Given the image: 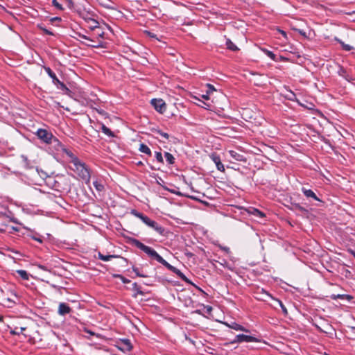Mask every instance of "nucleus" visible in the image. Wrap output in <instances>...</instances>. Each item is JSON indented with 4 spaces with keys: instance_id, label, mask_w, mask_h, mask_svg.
Instances as JSON below:
<instances>
[{
    "instance_id": "nucleus-1",
    "label": "nucleus",
    "mask_w": 355,
    "mask_h": 355,
    "mask_svg": "<svg viewBox=\"0 0 355 355\" xmlns=\"http://www.w3.org/2000/svg\"><path fill=\"white\" fill-rule=\"evenodd\" d=\"M69 168L74 171L78 176L86 184L90 182V170L86 164L80 159H76L75 163L69 166Z\"/></svg>"
},
{
    "instance_id": "nucleus-2",
    "label": "nucleus",
    "mask_w": 355,
    "mask_h": 355,
    "mask_svg": "<svg viewBox=\"0 0 355 355\" xmlns=\"http://www.w3.org/2000/svg\"><path fill=\"white\" fill-rule=\"evenodd\" d=\"M130 243L144 252L151 259L156 260L159 263L162 264L165 262V259H164L162 257H161L153 248L144 245L139 240L134 238L130 239Z\"/></svg>"
},
{
    "instance_id": "nucleus-3",
    "label": "nucleus",
    "mask_w": 355,
    "mask_h": 355,
    "mask_svg": "<svg viewBox=\"0 0 355 355\" xmlns=\"http://www.w3.org/2000/svg\"><path fill=\"white\" fill-rule=\"evenodd\" d=\"M45 71L52 79L53 83L56 86L58 89H60L64 92L65 94L69 95L71 90L66 86V85L61 82L56 76L55 73L49 67H44Z\"/></svg>"
},
{
    "instance_id": "nucleus-4",
    "label": "nucleus",
    "mask_w": 355,
    "mask_h": 355,
    "mask_svg": "<svg viewBox=\"0 0 355 355\" xmlns=\"http://www.w3.org/2000/svg\"><path fill=\"white\" fill-rule=\"evenodd\" d=\"M35 135L44 143L51 144L53 142L59 143L58 139L53 134L46 129L39 128L35 132Z\"/></svg>"
},
{
    "instance_id": "nucleus-5",
    "label": "nucleus",
    "mask_w": 355,
    "mask_h": 355,
    "mask_svg": "<svg viewBox=\"0 0 355 355\" xmlns=\"http://www.w3.org/2000/svg\"><path fill=\"white\" fill-rule=\"evenodd\" d=\"M259 339L256 337L244 335V334H239L236 336L235 338L230 341V343H225V345H228L229 344H234V343H252V342H259Z\"/></svg>"
},
{
    "instance_id": "nucleus-6",
    "label": "nucleus",
    "mask_w": 355,
    "mask_h": 355,
    "mask_svg": "<svg viewBox=\"0 0 355 355\" xmlns=\"http://www.w3.org/2000/svg\"><path fill=\"white\" fill-rule=\"evenodd\" d=\"M162 265L164 266L167 269H168L171 272L176 274L181 279H182L186 283L193 284L192 282L179 269L168 263L166 260L165 262L162 263Z\"/></svg>"
},
{
    "instance_id": "nucleus-7",
    "label": "nucleus",
    "mask_w": 355,
    "mask_h": 355,
    "mask_svg": "<svg viewBox=\"0 0 355 355\" xmlns=\"http://www.w3.org/2000/svg\"><path fill=\"white\" fill-rule=\"evenodd\" d=\"M116 343L117 348L123 352H130L133 349V346L130 340L128 338L120 339Z\"/></svg>"
},
{
    "instance_id": "nucleus-8",
    "label": "nucleus",
    "mask_w": 355,
    "mask_h": 355,
    "mask_svg": "<svg viewBox=\"0 0 355 355\" xmlns=\"http://www.w3.org/2000/svg\"><path fill=\"white\" fill-rule=\"evenodd\" d=\"M150 103L155 110L158 112L162 114L166 111V105L162 98H153L151 100Z\"/></svg>"
},
{
    "instance_id": "nucleus-9",
    "label": "nucleus",
    "mask_w": 355,
    "mask_h": 355,
    "mask_svg": "<svg viewBox=\"0 0 355 355\" xmlns=\"http://www.w3.org/2000/svg\"><path fill=\"white\" fill-rule=\"evenodd\" d=\"M130 214L135 217L139 218L144 224H146L147 226H149V225L152 223L153 220H151L149 217L144 215V214L139 212L136 209H132L130 211Z\"/></svg>"
},
{
    "instance_id": "nucleus-10",
    "label": "nucleus",
    "mask_w": 355,
    "mask_h": 355,
    "mask_svg": "<svg viewBox=\"0 0 355 355\" xmlns=\"http://www.w3.org/2000/svg\"><path fill=\"white\" fill-rule=\"evenodd\" d=\"M130 214L135 217L139 218L144 224H146L147 226H149V225L152 223L153 220H151L149 217L144 215V214L139 212L136 209H132L130 211Z\"/></svg>"
},
{
    "instance_id": "nucleus-11",
    "label": "nucleus",
    "mask_w": 355,
    "mask_h": 355,
    "mask_svg": "<svg viewBox=\"0 0 355 355\" xmlns=\"http://www.w3.org/2000/svg\"><path fill=\"white\" fill-rule=\"evenodd\" d=\"M71 311V308L64 302H60L58 306V313L60 315L64 316Z\"/></svg>"
},
{
    "instance_id": "nucleus-12",
    "label": "nucleus",
    "mask_w": 355,
    "mask_h": 355,
    "mask_svg": "<svg viewBox=\"0 0 355 355\" xmlns=\"http://www.w3.org/2000/svg\"><path fill=\"white\" fill-rule=\"evenodd\" d=\"M149 227L153 229L156 232H157L161 236L165 235V229L162 225H160L155 220H153L152 223L149 225Z\"/></svg>"
},
{
    "instance_id": "nucleus-13",
    "label": "nucleus",
    "mask_w": 355,
    "mask_h": 355,
    "mask_svg": "<svg viewBox=\"0 0 355 355\" xmlns=\"http://www.w3.org/2000/svg\"><path fill=\"white\" fill-rule=\"evenodd\" d=\"M211 158L212 161L215 163L216 168L218 171L223 172L225 171V167L224 165L222 164L220 161V157L219 155L216 154H212L211 155Z\"/></svg>"
},
{
    "instance_id": "nucleus-14",
    "label": "nucleus",
    "mask_w": 355,
    "mask_h": 355,
    "mask_svg": "<svg viewBox=\"0 0 355 355\" xmlns=\"http://www.w3.org/2000/svg\"><path fill=\"white\" fill-rule=\"evenodd\" d=\"M261 293H264L265 295L270 297L272 300H275V301H277L278 302V304H279L280 307L282 308V310L284 314V315L288 314L287 309L281 300L273 297L270 293H268L267 291H266L263 288L261 289Z\"/></svg>"
},
{
    "instance_id": "nucleus-15",
    "label": "nucleus",
    "mask_w": 355,
    "mask_h": 355,
    "mask_svg": "<svg viewBox=\"0 0 355 355\" xmlns=\"http://www.w3.org/2000/svg\"><path fill=\"white\" fill-rule=\"evenodd\" d=\"M302 191L306 198H312L315 200L320 201V200L317 197L315 193L311 189H307L303 187L302 188Z\"/></svg>"
},
{
    "instance_id": "nucleus-16",
    "label": "nucleus",
    "mask_w": 355,
    "mask_h": 355,
    "mask_svg": "<svg viewBox=\"0 0 355 355\" xmlns=\"http://www.w3.org/2000/svg\"><path fill=\"white\" fill-rule=\"evenodd\" d=\"M227 325L232 329L236 330V331H242L244 332H249V329L245 328L243 326L236 323V322H232L231 324H227Z\"/></svg>"
},
{
    "instance_id": "nucleus-17",
    "label": "nucleus",
    "mask_w": 355,
    "mask_h": 355,
    "mask_svg": "<svg viewBox=\"0 0 355 355\" xmlns=\"http://www.w3.org/2000/svg\"><path fill=\"white\" fill-rule=\"evenodd\" d=\"M338 74L340 76H342L343 78H344L345 80H347V81L350 82L352 80H354V78H352V76H350L348 73L347 72L346 69H344L343 67H340L338 71Z\"/></svg>"
},
{
    "instance_id": "nucleus-18",
    "label": "nucleus",
    "mask_w": 355,
    "mask_h": 355,
    "mask_svg": "<svg viewBox=\"0 0 355 355\" xmlns=\"http://www.w3.org/2000/svg\"><path fill=\"white\" fill-rule=\"evenodd\" d=\"M132 290L135 291V293L132 295L133 297H137L138 295H144V293L141 291V286H139L136 282L132 284Z\"/></svg>"
},
{
    "instance_id": "nucleus-19",
    "label": "nucleus",
    "mask_w": 355,
    "mask_h": 355,
    "mask_svg": "<svg viewBox=\"0 0 355 355\" xmlns=\"http://www.w3.org/2000/svg\"><path fill=\"white\" fill-rule=\"evenodd\" d=\"M225 45L227 46V49L232 51H239V48L236 44H234L232 40L229 38H225Z\"/></svg>"
},
{
    "instance_id": "nucleus-20",
    "label": "nucleus",
    "mask_w": 355,
    "mask_h": 355,
    "mask_svg": "<svg viewBox=\"0 0 355 355\" xmlns=\"http://www.w3.org/2000/svg\"><path fill=\"white\" fill-rule=\"evenodd\" d=\"M63 152L70 158V163L71 164H73L75 163L76 159H80L71 150L68 149L64 148Z\"/></svg>"
},
{
    "instance_id": "nucleus-21",
    "label": "nucleus",
    "mask_w": 355,
    "mask_h": 355,
    "mask_svg": "<svg viewBox=\"0 0 355 355\" xmlns=\"http://www.w3.org/2000/svg\"><path fill=\"white\" fill-rule=\"evenodd\" d=\"M101 131L103 133H104L109 137H115L114 133L104 124L101 125Z\"/></svg>"
},
{
    "instance_id": "nucleus-22",
    "label": "nucleus",
    "mask_w": 355,
    "mask_h": 355,
    "mask_svg": "<svg viewBox=\"0 0 355 355\" xmlns=\"http://www.w3.org/2000/svg\"><path fill=\"white\" fill-rule=\"evenodd\" d=\"M139 151L141 152V153H144L149 156H151L152 155V153H151V150L149 148V147L144 144H140V146H139Z\"/></svg>"
},
{
    "instance_id": "nucleus-23",
    "label": "nucleus",
    "mask_w": 355,
    "mask_h": 355,
    "mask_svg": "<svg viewBox=\"0 0 355 355\" xmlns=\"http://www.w3.org/2000/svg\"><path fill=\"white\" fill-rule=\"evenodd\" d=\"M164 157L166 158V162L168 164L172 165V164H175V159L172 154H171L170 153H168V152H165Z\"/></svg>"
},
{
    "instance_id": "nucleus-24",
    "label": "nucleus",
    "mask_w": 355,
    "mask_h": 355,
    "mask_svg": "<svg viewBox=\"0 0 355 355\" xmlns=\"http://www.w3.org/2000/svg\"><path fill=\"white\" fill-rule=\"evenodd\" d=\"M335 40L337 42H338L341 45L343 49L346 51H349L353 49L352 46H350L349 44H345L341 40L338 39V37H335Z\"/></svg>"
},
{
    "instance_id": "nucleus-25",
    "label": "nucleus",
    "mask_w": 355,
    "mask_h": 355,
    "mask_svg": "<svg viewBox=\"0 0 355 355\" xmlns=\"http://www.w3.org/2000/svg\"><path fill=\"white\" fill-rule=\"evenodd\" d=\"M116 257L115 255H104L101 252L98 253V258L104 261H109L112 259Z\"/></svg>"
},
{
    "instance_id": "nucleus-26",
    "label": "nucleus",
    "mask_w": 355,
    "mask_h": 355,
    "mask_svg": "<svg viewBox=\"0 0 355 355\" xmlns=\"http://www.w3.org/2000/svg\"><path fill=\"white\" fill-rule=\"evenodd\" d=\"M17 272L22 279L28 280L29 279V275L26 270H18Z\"/></svg>"
},
{
    "instance_id": "nucleus-27",
    "label": "nucleus",
    "mask_w": 355,
    "mask_h": 355,
    "mask_svg": "<svg viewBox=\"0 0 355 355\" xmlns=\"http://www.w3.org/2000/svg\"><path fill=\"white\" fill-rule=\"evenodd\" d=\"M262 51L267 56H268L271 60H272L274 61H276V55L273 52H272V51H269V50H268L266 49H262Z\"/></svg>"
},
{
    "instance_id": "nucleus-28",
    "label": "nucleus",
    "mask_w": 355,
    "mask_h": 355,
    "mask_svg": "<svg viewBox=\"0 0 355 355\" xmlns=\"http://www.w3.org/2000/svg\"><path fill=\"white\" fill-rule=\"evenodd\" d=\"M93 185L98 191H102L104 190L103 184L98 182V180L94 181Z\"/></svg>"
},
{
    "instance_id": "nucleus-29",
    "label": "nucleus",
    "mask_w": 355,
    "mask_h": 355,
    "mask_svg": "<svg viewBox=\"0 0 355 355\" xmlns=\"http://www.w3.org/2000/svg\"><path fill=\"white\" fill-rule=\"evenodd\" d=\"M287 99L291 101H297L296 94L291 90H288V94L286 95Z\"/></svg>"
},
{
    "instance_id": "nucleus-30",
    "label": "nucleus",
    "mask_w": 355,
    "mask_h": 355,
    "mask_svg": "<svg viewBox=\"0 0 355 355\" xmlns=\"http://www.w3.org/2000/svg\"><path fill=\"white\" fill-rule=\"evenodd\" d=\"M230 154L231 157L234 158L237 161H241L243 156L234 150H230Z\"/></svg>"
},
{
    "instance_id": "nucleus-31",
    "label": "nucleus",
    "mask_w": 355,
    "mask_h": 355,
    "mask_svg": "<svg viewBox=\"0 0 355 355\" xmlns=\"http://www.w3.org/2000/svg\"><path fill=\"white\" fill-rule=\"evenodd\" d=\"M154 132L160 135L161 137L165 138L166 139H169V135L166 132H164L163 131H162L161 130H159V129H156L154 130Z\"/></svg>"
},
{
    "instance_id": "nucleus-32",
    "label": "nucleus",
    "mask_w": 355,
    "mask_h": 355,
    "mask_svg": "<svg viewBox=\"0 0 355 355\" xmlns=\"http://www.w3.org/2000/svg\"><path fill=\"white\" fill-rule=\"evenodd\" d=\"M21 159H22L23 164L26 168H31L30 161L28 160V157L26 155H21Z\"/></svg>"
},
{
    "instance_id": "nucleus-33",
    "label": "nucleus",
    "mask_w": 355,
    "mask_h": 355,
    "mask_svg": "<svg viewBox=\"0 0 355 355\" xmlns=\"http://www.w3.org/2000/svg\"><path fill=\"white\" fill-rule=\"evenodd\" d=\"M251 213L254 216L259 217V218H263L265 216V214L262 211H259L257 209H253Z\"/></svg>"
},
{
    "instance_id": "nucleus-34",
    "label": "nucleus",
    "mask_w": 355,
    "mask_h": 355,
    "mask_svg": "<svg viewBox=\"0 0 355 355\" xmlns=\"http://www.w3.org/2000/svg\"><path fill=\"white\" fill-rule=\"evenodd\" d=\"M155 157L158 162L164 164V159L161 152L156 151L155 153Z\"/></svg>"
},
{
    "instance_id": "nucleus-35",
    "label": "nucleus",
    "mask_w": 355,
    "mask_h": 355,
    "mask_svg": "<svg viewBox=\"0 0 355 355\" xmlns=\"http://www.w3.org/2000/svg\"><path fill=\"white\" fill-rule=\"evenodd\" d=\"M52 5L59 10H64L62 6L57 0H52Z\"/></svg>"
},
{
    "instance_id": "nucleus-36",
    "label": "nucleus",
    "mask_w": 355,
    "mask_h": 355,
    "mask_svg": "<svg viewBox=\"0 0 355 355\" xmlns=\"http://www.w3.org/2000/svg\"><path fill=\"white\" fill-rule=\"evenodd\" d=\"M132 270L135 272L136 275L137 277H148L147 275H144V274H142L139 272V270L137 267H135L133 266L132 267Z\"/></svg>"
},
{
    "instance_id": "nucleus-37",
    "label": "nucleus",
    "mask_w": 355,
    "mask_h": 355,
    "mask_svg": "<svg viewBox=\"0 0 355 355\" xmlns=\"http://www.w3.org/2000/svg\"><path fill=\"white\" fill-rule=\"evenodd\" d=\"M114 277H119L120 278V279L121 280V282L123 283V284H128L130 282V280L125 278V277H123V275H115Z\"/></svg>"
},
{
    "instance_id": "nucleus-38",
    "label": "nucleus",
    "mask_w": 355,
    "mask_h": 355,
    "mask_svg": "<svg viewBox=\"0 0 355 355\" xmlns=\"http://www.w3.org/2000/svg\"><path fill=\"white\" fill-rule=\"evenodd\" d=\"M206 87H207V94H210L214 91H216V89L214 87V85H212L211 84H207Z\"/></svg>"
},
{
    "instance_id": "nucleus-39",
    "label": "nucleus",
    "mask_w": 355,
    "mask_h": 355,
    "mask_svg": "<svg viewBox=\"0 0 355 355\" xmlns=\"http://www.w3.org/2000/svg\"><path fill=\"white\" fill-rule=\"evenodd\" d=\"M331 298L332 300H337V299L343 300V294H338V295L333 294V295H331Z\"/></svg>"
},
{
    "instance_id": "nucleus-40",
    "label": "nucleus",
    "mask_w": 355,
    "mask_h": 355,
    "mask_svg": "<svg viewBox=\"0 0 355 355\" xmlns=\"http://www.w3.org/2000/svg\"><path fill=\"white\" fill-rule=\"evenodd\" d=\"M220 264L225 268L232 270V268L229 266V263L225 260H223V262H220Z\"/></svg>"
},
{
    "instance_id": "nucleus-41",
    "label": "nucleus",
    "mask_w": 355,
    "mask_h": 355,
    "mask_svg": "<svg viewBox=\"0 0 355 355\" xmlns=\"http://www.w3.org/2000/svg\"><path fill=\"white\" fill-rule=\"evenodd\" d=\"M10 333L12 335H19L20 334V332H19V331H18L17 327H15L14 329L10 330Z\"/></svg>"
},
{
    "instance_id": "nucleus-42",
    "label": "nucleus",
    "mask_w": 355,
    "mask_h": 355,
    "mask_svg": "<svg viewBox=\"0 0 355 355\" xmlns=\"http://www.w3.org/2000/svg\"><path fill=\"white\" fill-rule=\"evenodd\" d=\"M87 46H92V47H94V48H99V47H103V46L102 42H100L97 44H87Z\"/></svg>"
},
{
    "instance_id": "nucleus-43",
    "label": "nucleus",
    "mask_w": 355,
    "mask_h": 355,
    "mask_svg": "<svg viewBox=\"0 0 355 355\" xmlns=\"http://www.w3.org/2000/svg\"><path fill=\"white\" fill-rule=\"evenodd\" d=\"M195 98H196V99H197V100H198L199 101H200V102L202 103V104H199V105H198L199 106H200V107H206V106H207V107H209V105L207 104V103H205L204 101H200L199 98H196V97H195Z\"/></svg>"
},
{
    "instance_id": "nucleus-44",
    "label": "nucleus",
    "mask_w": 355,
    "mask_h": 355,
    "mask_svg": "<svg viewBox=\"0 0 355 355\" xmlns=\"http://www.w3.org/2000/svg\"><path fill=\"white\" fill-rule=\"evenodd\" d=\"M220 248L224 252H225L227 254H229L230 252V250L228 247L220 245Z\"/></svg>"
},
{
    "instance_id": "nucleus-45",
    "label": "nucleus",
    "mask_w": 355,
    "mask_h": 355,
    "mask_svg": "<svg viewBox=\"0 0 355 355\" xmlns=\"http://www.w3.org/2000/svg\"><path fill=\"white\" fill-rule=\"evenodd\" d=\"M352 299H353V297L352 295L343 294V300H346L350 301Z\"/></svg>"
},
{
    "instance_id": "nucleus-46",
    "label": "nucleus",
    "mask_w": 355,
    "mask_h": 355,
    "mask_svg": "<svg viewBox=\"0 0 355 355\" xmlns=\"http://www.w3.org/2000/svg\"><path fill=\"white\" fill-rule=\"evenodd\" d=\"M79 36L83 38V39H85V40H89V41H92V42H94L92 39H90L89 37H87L86 35H82V34H80Z\"/></svg>"
},
{
    "instance_id": "nucleus-47",
    "label": "nucleus",
    "mask_w": 355,
    "mask_h": 355,
    "mask_svg": "<svg viewBox=\"0 0 355 355\" xmlns=\"http://www.w3.org/2000/svg\"><path fill=\"white\" fill-rule=\"evenodd\" d=\"M84 331L87 333V334H90L91 336H95L96 335V334L94 332H93V331H92L87 329H85Z\"/></svg>"
},
{
    "instance_id": "nucleus-48",
    "label": "nucleus",
    "mask_w": 355,
    "mask_h": 355,
    "mask_svg": "<svg viewBox=\"0 0 355 355\" xmlns=\"http://www.w3.org/2000/svg\"><path fill=\"white\" fill-rule=\"evenodd\" d=\"M38 268L43 270H45V271H49V270L46 268V266H43V265H39Z\"/></svg>"
},
{
    "instance_id": "nucleus-49",
    "label": "nucleus",
    "mask_w": 355,
    "mask_h": 355,
    "mask_svg": "<svg viewBox=\"0 0 355 355\" xmlns=\"http://www.w3.org/2000/svg\"><path fill=\"white\" fill-rule=\"evenodd\" d=\"M43 31H44V32L46 34H47V35H53V33H52L51 31H49V30H47V29H46V28H44V29H43Z\"/></svg>"
},
{
    "instance_id": "nucleus-50",
    "label": "nucleus",
    "mask_w": 355,
    "mask_h": 355,
    "mask_svg": "<svg viewBox=\"0 0 355 355\" xmlns=\"http://www.w3.org/2000/svg\"><path fill=\"white\" fill-rule=\"evenodd\" d=\"M33 239L37 241H38L39 243H42L43 240L40 238V237H35V236H33Z\"/></svg>"
},
{
    "instance_id": "nucleus-51",
    "label": "nucleus",
    "mask_w": 355,
    "mask_h": 355,
    "mask_svg": "<svg viewBox=\"0 0 355 355\" xmlns=\"http://www.w3.org/2000/svg\"><path fill=\"white\" fill-rule=\"evenodd\" d=\"M209 94H207V92H206V94L202 95V98L204 99L208 100L209 98Z\"/></svg>"
},
{
    "instance_id": "nucleus-52",
    "label": "nucleus",
    "mask_w": 355,
    "mask_h": 355,
    "mask_svg": "<svg viewBox=\"0 0 355 355\" xmlns=\"http://www.w3.org/2000/svg\"><path fill=\"white\" fill-rule=\"evenodd\" d=\"M314 326L317 328L318 330H319L321 332H323V330L317 324H314Z\"/></svg>"
},
{
    "instance_id": "nucleus-53",
    "label": "nucleus",
    "mask_w": 355,
    "mask_h": 355,
    "mask_svg": "<svg viewBox=\"0 0 355 355\" xmlns=\"http://www.w3.org/2000/svg\"><path fill=\"white\" fill-rule=\"evenodd\" d=\"M26 329V327H21L19 329L20 334H23V331H25Z\"/></svg>"
},
{
    "instance_id": "nucleus-54",
    "label": "nucleus",
    "mask_w": 355,
    "mask_h": 355,
    "mask_svg": "<svg viewBox=\"0 0 355 355\" xmlns=\"http://www.w3.org/2000/svg\"><path fill=\"white\" fill-rule=\"evenodd\" d=\"M103 35H104V32H103V31H102L101 33H98V35L99 37H103Z\"/></svg>"
},
{
    "instance_id": "nucleus-55",
    "label": "nucleus",
    "mask_w": 355,
    "mask_h": 355,
    "mask_svg": "<svg viewBox=\"0 0 355 355\" xmlns=\"http://www.w3.org/2000/svg\"><path fill=\"white\" fill-rule=\"evenodd\" d=\"M350 253L353 255V257L355 258V251L350 250Z\"/></svg>"
},
{
    "instance_id": "nucleus-56",
    "label": "nucleus",
    "mask_w": 355,
    "mask_h": 355,
    "mask_svg": "<svg viewBox=\"0 0 355 355\" xmlns=\"http://www.w3.org/2000/svg\"><path fill=\"white\" fill-rule=\"evenodd\" d=\"M12 230H13L14 231H16V232H17V231H18V228H17V227H12Z\"/></svg>"
},
{
    "instance_id": "nucleus-57",
    "label": "nucleus",
    "mask_w": 355,
    "mask_h": 355,
    "mask_svg": "<svg viewBox=\"0 0 355 355\" xmlns=\"http://www.w3.org/2000/svg\"><path fill=\"white\" fill-rule=\"evenodd\" d=\"M281 33H282V35H284V36H286V33H285L284 31H281Z\"/></svg>"
},
{
    "instance_id": "nucleus-58",
    "label": "nucleus",
    "mask_w": 355,
    "mask_h": 355,
    "mask_svg": "<svg viewBox=\"0 0 355 355\" xmlns=\"http://www.w3.org/2000/svg\"><path fill=\"white\" fill-rule=\"evenodd\" d=\"M104 7H105V8H111V7H110V6H108V5H105V4L104 5Z\"/></svg>"
},
{
    "instance_id": "nucleus-59",
    "label": "nucleus",
    "mask_w": 355,
    "mask_h": 355,
    "mask_svg": "<svg viewBox=\"0 0 355 355\" xmlns=\"http://www.w3.org/2000/svg\"><path fill=\"white\" fill-rule=\"evenodd\" d=\"M280 59H281V60H286V58H284V57H282V56H281V57H280Z\"/></svg>"
},
{
    "instance_id": "nucleus-60",
    "label": "nucleus",
    "mask_w": 355,
    "mask_h": 355,
    "mask_svg": "<svg viewBox=\"0 0 355 355\" xmlns=\"http://www.w3.org/2000/svg\"><path fill=\"white\" fill-rule=\"evenodd\" d=\"M211 309H212V308L211 306H208V308H207L208 311H211Z\"/></svg>"
},
{
    "instance_id": "nucleus-61",
    "label": "nucleus",
    "mask_w": 355,
    "mask_h": 355,
    "mask_svg": "<svg viewBox=\"0 0 355 355\" xmlns=\"http://www.w3.org/2000/svg\"><path fill=\"white\" fill-rule=\"evenodd\" d=\"M55 20H58V19H60V18H59V17H55Z\"/></svg>"
},
{
    "instance_id": "nucleus-62",
    "label": "nucleus",
    "mask_w": 355,
    "mask_h": 355,
    "mask_svg": "<svg viewBox=\"0 0 355 355\" xmlns=\"http://www.w3.org/2000/svg\"><path fill=\"white\" fill-rule=\"evenodd\" d=\"M0 232H4V230H3L0 229Z\"/></svg>"
}]
</instances>
